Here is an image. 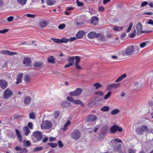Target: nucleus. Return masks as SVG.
<instances>
[{"label":"nucleus","mask_w":153,"mask_h":153,"mask_svg":"<svg viewBox=\"0 0 153 153\" xmlns=\"http://www.w3.org/2000/svg\"><path fill=\"white\" fill-rule=\"evenodd\" d=\"M119 28V27L114 26V27L113 29H114V30L115 31H119V30H120Z\"/></svg>","instance_id":"338daca9"},{"label":"nucleus","mask_w":153,"mask_h":153,"mask_svg":"<svg viewBox=\"0 0 153 153\" xmlns=\"http://www.w3.org/2000/svg\"><path fill=\"white\" fill-rule=\"evenodd\" d=\"M15 131L19 140L20 142L22 141V138L20 131L17 129L15 130Z\"/></svg>","instance_id":"412c9836"},{"label":"nucleus","mask_w":153,"mask_h":153,"mask_svg":"<svg viewBox=\"0 0 153 153\" xmlns=\"http://www.w3.org/2000/svg\"><path fill=\"white\" fill-rule=\"evenodd\" d=\"M23 75L22 74H19L17 77V81L16 83L17 84H19L22 82V77Z\"/></svg>","instance_id":"5701e85b"},{"label":"nucleus","mask_w":153,"mask_h":153,"mask_svg":"<svg viewBox=\"0 0 153 153\" xmlns=\"http://www.w3.org/2000/svg\"><path fill=\"white\" fill-rule=\"evenodd\" d=\"M117 130L121 132L123 131V128L121 127H119L116 125H114L110 128V131L111 133H115Z\"/></svg>","instance_id":"6e6552de"},{"label":"nucleus","mask_w":153,"mask_h":153,"mask_svg":"<svg viewBox=\"0 0 153 153\" xmlns=\"http://www.w3.org/2000/svg\"><path fill=\"white\" fill-rule=\"evenodd\" d=\"M26 16L27 17L30 18H32L33 19L35 18L36 16L35 14H26Z\"/></svg>","instance_id":"49530a36"},{"label":"nucleus","mask_w":153,"mask_h":153,"mask_svg":"<svg viewBox=\"0 0 153 153\" xmlns=\"http://www.w3.org/2000/svg\"><path fill=\"white\" fill-rule=\"evenodd\" d=\"M7 83L5 80L3 79L0 80V86L3 89H5L7 86Z\"/></svg>","instance_id":"4468645a"},{"label":"nucleus","mask_w":153,"mask_h":153,"mask_svg":"<svg viewBox=\"0 0 153 153\" xmlns=\"http://www.w3.org/2000/svg\"><path fill=\"white\" fill-rule=\"evenodd\" d=\"M43 147L42 146L37 147L33 149V151L34 152H37L43 150Z\"/></svg>","instance_id":"c756f323"},{"label":"nucleus","mask_w":153,"mask_h":153,"mask_svg":"<svg viewBox=\"0 0 153 153\" xmlns=\"http://www.w3.org/2000/svg\"><path fill=\"white\" fill-rule=\"evenodd\" d=\"M61 43H66L68 42L69 41V39L68 38H66L65 37L62 38L61 39H60Z\"/></svg>","instance_id":"72a5a7b5"},{"label":"nucleus","mask_w":153,"mask_h":153,"mask_svg":"<svg viewBox=\"0 0 153 153\" xmlns=\"http://www.w3.org/2000/svg\"><path fill=\"white\" fill-rule=\"evenodd\" d=\"M85 33L84 31L80 30L76 34V37L78 39L81 38L84 36Z\"/></svg>","instance_id":"a211bd4d"},{"label":"nucleus","mask_w":153,"mask_h":153,"mask_svg":"<svg viewBox=\"0 0 153 153\" xmlns=\"http://www.w3.org/2000/svg\"><path fill=\"white\" fill-rule=\"evenodd\" d=\"M99 19L96 17H92L91 18V22L94 25H96L99 22Z\"/></svg>","instance_id":"aec40b11"},{"label":"nucleus","mask_w":153,"mask_h":153,"mask_svg":"<svg viewBox=\"0 0 153 153\" xmlns=\"http://www.w3.org/2000/svg\"><path fill=\"white\" fill-rule=\"evenodd\" d=\"M60 114L59 111H56L54 112L53 114V117L55 119H56L57 118L58 116Z\"/></svg>","instance_id":"e433bc0d"},{"label":"nucleus","mask_w":153,"mask_h":153,"mask_svg":"<svg viewBox=\"0 0 153 153\" xmlns=\"http://www.w3.org/2000/svg\"><path fill=\"white\" fill-rule=\"evenodd\" d=\"M74 58L75 59L74 64H79L80 61V57L78 56H76L74 57Z\"/></svg>","instance_id":"7c9ffc66"},{"label":"nucleus","mask_w":153,"mask_h":153,"mask_svg":"<svg viewBox=\"0 0 153 153\" xmlns=\"http://www.w3.org/2000/svg\"><path fill=\"white\" fill-rule=\"evenodd\" d=\"M148 4V3L146 1L143 2L141 5V6L142 7H143Z\"/></svg>","instance_id":"052dcab7"},{"label":"nucleus","mask_w":153,"mask_h":153,"mask_svg":"<svg viewBox=\"0 0 153 153\" xmlns=\"http://www.w3.org/2000/svg\"><path fill=\"white\" fill-rule=\"evenodd\" d=\"M136 31L135 30L132 33H131L129 35V36L131 38H134L136 35Z\"/></svg>","instance_id":"8fccbe9b"},{"label":"nucleus","mask_w":153,"mask_h":153,"mask_svg":"<svg viewBox=\"0 0 153 153\" xmlns=\"http://www.w3.org/2000/svg\"><path fill=\"white\" fill-rule=\"evenodd\" d=\"M56 1L54 0H48L46 1V3L49 6H52L55 4Z\"/></svg>","instance_id":"a878e982"},{"label":"nucleus","mask_w":153,"mask_h":153,"mask_svg":"<svg viewBox=\"0 0 153 153\" xmlns=\"http://www.w3.org/2000/svg\"><path fill=\"white\" fill-rule=\"evenodd\" d=\"M120 112V110L117 109H115L112 111L111 114L112 115H114L117 114Z\"/></svg>","instance_id":"4c0bfd02"},{"label":"nucleus","mask_w":153,"mask_h":153,"mask_svg":"<svg viewBox=\"0 0 153 153\" xmlns=\"http://www.w3.org/2000/svg\"><path fill=\"white\" fill-rule=\"evenodd\" d=\"M99 35V33L96 34L95 32L91 31L88 34V37L90 39H93L94 37L98 38Z\"/></svg>","instance_id":"f8f14e48"},{"label":"nucleus","mask_w":153,"mask_h":153,"mask_svg":"<svg viewBox=\"0 0 153 153\" xmlns=\"http://www.w3.org/2000/svg\"><path fill=\"white\" fill-rule=\"evenodd\" d=\"M111 95V93L110 91L108 92L105 95L104 99L106 100L108 99Z\"/></svg>","instance_id":"37998d69"},{"label":"nucleus","mask_w":153,"mask_h":153,"mask_svg":"<svg viewBox=\"0 0 153 153\" xmlns=\"http://www.w3.org/2000/svg\"><path fill=\"white\" fill-rule=\"evenodd\" d=\"M27 149L25 148H23L22 150L21 151H18L16 153H27Z\"/></svg>","instance_id":"c03bdc74"},{"label":"nucleus","mask_w":153,"mask_h":153,"mask_svg":"<svg viewBox=\"0 0 153 153\" xmlns=\"http://www.w3.org/2000/svg\"><path fill=\"white\" fill-rule=\"evenodd\" d=\"M136 150H134L132 149H128V153H136Z\"/></svg>","instance_id":"864d4df0"},{"label":"nucleus","mask_w":153,"mask_h":153,"mask_svg":"<svg viewBox=\"0 0 153 153\" xmlns=\"http://www.w3.org/2000/svg\"><path fill=\"white\" fill-rule=\"evenodd\" d=\"M47 145H48L50 146L52 148H55L56 147L58 144L56 143H48Z\"/></svg>","instance_id":"a19ab883"},{"label":"nucleus","mask_w":153,"mask_h":153,"mask_svg":"<svg viewBox=\"0 0 153 153\" xmlns=\"http://www.w3.org/2000/svg\"><path fill=\"white\" fill-rule=\"evenodd\" d=\"M126 75L125 74H123L121 75L120 77H119L116 81L117 82L121 81L123 79L126 78Z\"/></svg>","instance_id":"bb28decb"},{"label":"nucleus","mask_w":153,"mask_h":153,"mask_svg":"<svg viewBox=\"0 0 153 153\" xmlns=\"http://www.w3.org/2000/svg\"><path fill=\"white\" fill-rule=\"evenodd\" d=\"M109 107L108 106H104L101 109V111L104 112L108 111L109 110Z\"/></svg>","instance_id":"c9c22d12"},{"label":"nucleus","mask_w":153,"mask_h":153,"mask_svg":"<svg viewBox=\"0 0 153 153\" xmlns=\"http://www.w3.org/2000/svg\"><path fill=\"white\" fill-rule=\"evenodd\" d=\"M149 128L146 125H143L140 127H137L135 130L136 133L138 135H141L143 134V132H148Z\"/></svg>","instance_id":"f03ea898"},{"label":"nucleus","mask_w":153,"mask_h":153,"mask_svg":"<svg viewBox=\"0 0 153 153\" xmlns=\"http://www.w3.org/2000/svg\"><path fill=\"white\" fill-rule=\"evenodd\" d=\"M27 1V0H17V2L22 5H25Z\"/></svg>","instance_id":"2f4dec72"},{"label":"nucleus","mask_w":153,"mask_h":153,"mask_svg":"<svg viewBox=\"0 0 153 153\" xmlns=\"http://www.w3.org/2000/svg\"><path fill=\"white\" fill-rule=\"evenodd\" d=\"M47 60L49 63L52 64H54L55 62V60L54 58L52 56L49 57L48 58Z\"/></svg>","instance_id":"4be33fe9"},{"label":"nucleus","mask_w":153,"mask_h":153,"mask_svg":"<svg viewBox=\"0 0 153 153\" xmlns=\"http://www.w3.org/2000/svg\"><path fill=\"white\" fill-rule=\"evenodd\" d=\"M97 119L96 116L94 115H90L88 116L87 120L88 121L92 122L95 120Z\"/></svg>","instance_id":"6ab92c4d"},{"label":"nucleus","mask_w":153,"mask_h":153,"mask_svg":"<svg viewBox=\"0 0 153 153\" xmlns=\"http://www.w3.org/2000/svg\"><path fill=\"white\" fill-rule=\"evenodd\" d=\"M93 86L95 87L96 89H97L100 88L102 87L101 85L99 82L95 83L93 85Z\"/></svg>","instance_id":"ea45409f"},{"label":"nucleus","mask_w":153,"mask_h":153,"mask_svg":"<svg viewBox=\"0 0 153 153\" xmlns=\"http://www.w3.org/2000/svg\"><path fill=\"white\" fill-rule=\"evenodd\" d=\"M132 25H133V23L131 22L129 26H128V29H127V30H126L127 32L128 33L130 31V30H131V29Z\"/></svg>","instance_id":"3c124183"},{"label":"nucleus","mask_w":153,"mask_h":153,"mask_svg":"<svg viewBox=\"0 0 153 153\" xmlns=\"http://www.w3.org/2000/svg\"><path fill=\"white\" fill-rule=\"evenodd\" d=\"M146 43L145 42L141 43L140 45V47L141 48L144 47L146 45Z\"/></svg>","instance_id":"13d9d810"},{"label":"nucleus","mask_w":153,"mask_h":153,"mask_svg":"<svg viewBox=\"0 0 153 153\" xmlns=\"http://www.w3.org/2000/svg\"><path fill=\"white\" fill-rule=\"evenodd\" d=\"M31 145V143L30 141L27 140L26 141H23V146L26 147L30 146Z\"/></svg>","instance_id":"f704fd0d"},{"label":"nucleus","mask_w":153,"mask_h":153,"mask_svg":"<svg viewBox=\"0 0 153 153\" xmlns=\"http://www.w3.org/2000/svg\"><path fill=\"white\" fill-rule=\"evenodd\" d=\"M15 149L17 151H21L22 150V148L20 146H16L15 147Z\"/></svg>","instance_id":"5fc2aeb1"},{"label":"nucleus","mask_w":153,"mask_h":153,"mask_svg":"<svg viewBox=\"0 0 153 153\" xmlns=\"http://www.w3.org/2000/svg\"><path fill=\"white\" fill-rule=\"evenodd\" d=\"M65 27V25L62 24L59 25L58 26V28L60 29H62L64 28Z\"/></svg>","instance_id":"4d7b16f0"},{"label":"nucleus","mask_w":153,"mask_h":153,"mask_svg":"<svg viewBox=\"0 0 153 153\" xmlns=\"http://www.w3.org/2000/svg\"><path fill=\"white\" fill-rule=\"evenodd\" d=\"M1 53L4 55L12 56L17 55V53L14 52H11L9 51H1Z\"/></svg>","instance_id":"ddd939ff"},{"label":"nucleus","mask_w":153,"mask_h":153,"mask_svg":"<svg viewBox=\"0 0 153 153\" xmlns=\"http://www.w3.org/2000/svg\"><path fill=\"white\" fill-rule=\"evenodd\" d=\"M31 62V60L29 57L24 58L23 61V64L26 66L29 65L30 64Z\"/></svg>","instance_id":"f3484780"},{"label":"nucleus","mask_w":153,"mask_h":153,"mask_svg":"<svg viewBox=\"0 0 153 153\" xmlns=\"http://www.w3.org/2000/svg\"><path fill=\"white\" fill-rule=\"evenodd\" d=\"M58 145L59 147L62 148L63 147V144L61 141H59L58 142Z\"/></svg>","instance_id":"e2e57ef3"},{"label":"nucleus","mask_w":153,"mask_h":153,"mask_svg":"<svg viewBox=\"0 0 153 153\" xmlns=\"http://www.w3.org/2000/svg\"><path fill=\"white\" fill-rule=\"evenodd\" d=\"M9 30L8 29H4L2 30H0V33H5L8 31Z\"/></svg>","instance_id":"6e6d98bb"},{"label":"nucleus","mask_w":153,"mask_h":153,"mask_svg":"<svg viewBox=\"0 0 153 153\" xmlns=\"http://www.w3.org/2000/svg\"><path fill=\"white\" fill-rule=\"evenodd\" d=\"M51 39L54 42L56 43H61L60 39H55L51 38Z\"/></svg>","instance_id":"58836bf2"},{"label":"nucleus","mask_w":153,"mask_h":153,"mask_svg":"<svg viewBox=\"0 0 153 153\" xmlns=\"http://www.w3.org/2000/svg\"><path fill=\"white\" fill-rule=\"evenodd\" d=\"M81 136V134L79 130L75 129L72 133L71 134V137L75 140L79 139Z\"/></svg>","instance_id":"7ed1b4c3"},{"label":"nucleus","mask_w":153,"mask_h":153,"mask_svg":"<svg viewBox=\"0 0 153 153\" xmlns=\"http://www.w3.org/2000/svg\"><path fill=\"white\" fill-rule=\"evenodd\" d=\"M52 124L49 121L46 120L42 122V124L41 125V128L42 129H49L51 127Z\"/></svg>","instance_id":"39448f33"},{"label":"nucleus","mask_w":153,"mask_h":153,"mask_svg":"<svg viewBox=\"0 0 153 153\" xmlns=\"http://www.w3.org/2000/svg\"><path fill=\"white\" fill-rule=\"evenodd\" d=\"M76 68L78 70H80L82 67L79 65V64H74Z\"/></svg>","instance_id":"680f3d73"},{"label":"nucleus","mask_w":153,"mask_h":153,"mask_svg":"<svg viewBox=\"0 0 153 153\" xmlns=\"http://www.w3.org/2000/svg\"><path fill=\"white\" fill-rule=\"evenodd\" d=\"M43 137V134L41 132L37 131L33 133L32 139L34 143L40 141Z\"/></svg>","instance_id":"f257e3e1"},{"label":"nucleus","mask_w":153,"mask_h":153,"mask_svg":"<svg viewBox=\"0 0 153 153\" xmlns=\"http://www.w3.org/2000/svg\"><path fill=\"white\" fill-rule=\"evenodd\" d=\"M148 24L149 25H153V20H152V19H149V21L147 22Z\"/></svg>","instance_id":"0e129e2a"},{"label":"nucleus","mask_w":153,"mask_h":153,"mask_svg":"<svg viewBox=\"0 0 153 153\" xmlns=\"http://www.w3.org/2000/svg\"><path fill=\"white\" fill-rule=\"evenodd\" d=\"M28 126L31 129H32L33 127V125L31 122H29L28 123Z\"/></svg>","instance_id":"bf43d9fd"},{"label":"nucleus","mask_w":153,"mask_h":153,"mask_svg":"<svg viewBox=\"0 0 153 153\" xmlns=\"http://www.w3.org/2000/svg\"><path fill=\"white\" fill-rule=\"evenodd\" d=\"M134 46L130 45L128 46L125 50V53L128 56L132 55L134 54Z\"/></svg>","instance_id":"20e7f679"},{"label":"nucleus","mask_w":153,"mask_h":153,"mask_svg":"<svg viewBox=\"0 0 153 153\" xmlns=\"http://www.w3.org/2000/svg\"><path fill=\"white\" fill-rule=\"evenodd\" d=\"M67 103L66 102H63L61 103V105L62 107H65L67 106Z\"/></svg>","instance_id":"69168bd1"},{"label":"nucleus","mask_w":153,"mask_h":153,"mask_svg":"<svg viewBox=\"0 0 153 153\" xmlns=\"http://www.w3.org/2000/svg\"><path fill=\"white\" fill-rule=\"evenodd\" d=\"M115 141L117 142L118 143H122V141L121 140L119 139L118 138H117L116 139L114 138L113 139L111 140L112 143H114Z\"/></svg>","instance_id":"79ce46f5"},{"label":"nucleus","mask_w":153,"mask_h":153,"mask_svg":"<svg viewBox=\"0 0 153 153\" xmlns=\"http://www.w3.org/2000/svg\"><path fill=\"white\" fill-rule=\"evenodd\" d=\"M31 98L29 96H27L24 99V102L26 105H28L31 102Z\"/></svg>","instance_id":"2eb2a0df"},{"label":"nucleus","mask_w":153,"mask_h":153,"mask_svg":"<svg viewBox=\"0 0 153 153\" xmlns=\"http://www.w3.org/2000/svg\"><path fill=\"white\" fill-rule=\"evenodd\" d=\"M24 80L26 83H28L30 81V77L28 75L26 74L24 76Z\"/></svg>","instance_id":"473e14b6"},{"label":"nucleus","mask_w":153,"mask_h":153,"mask_svg":"<svg viewBox=\"0 0 153 153\" xmlns=\"http://www.w3.org/2000/svg\"><path fill=\"white\" fill-rule=\"evenodd\" d=\"M43 63L40 62H34V67L35 68H39L42 66Z\"/></svg>","instance_id":"b1692460"},{"label":"nucleus","mask_w":153,"mask_h":153,"mask_svg":"<svg viewBox=\"0 0 153 153\" xmlns=\"http://www.w3.org/2000/svg\"><path fill=\"white\" fill-rule=\"evenodd\" d=\"M120 85V84L116 83V84H112L109 85L107 87V89L108 90H110L113 88H117Z\"/></svg>","instance_id":"dca6fc26"},{"label":"nucleus","mask_w":153,"mask_h":153,"mask_svg":"<svg viewBox=\"0 0 153 153\" xmlns=\"http://www.w3.org/2000/svg\"><path fill=\"white\" fill-rule=\"evenodd\" d=\"M23 130L24 134L26 136L28 135L30 131L28 127L27 126H25Z\"/></svg>","instance_id":"393cba45"},{"label":"nucleus","mask_w":153,"mask_h":153,"mask_svg":"<svg viewBox=\"0 0 153 153\" xmlns=\"http://www.w3.org/2000/svg\"><path fill=\"white\" fill-rule=\"evenodd\" d=\"M95 104V103L94 101H92L89 102L88 104V105L89 107H94Z\"/></svg>","instance_id":"a18cd8bd"},{"label":"nucleus","mask_w":153,"mask_h":153,"mask_svg":"<svg viewBox=\"0 0 153 153\" xmlns=\"http://www.w3.org/2000/svg\"><path fill=\"white\" fill-rule=\"evenodd\" d=\"M74 57H72L69 58L68 60V62L69 63H71L73 64L74 62Z\"/></svg>","instance_id":"09e8293b"},{"label":"nucleus","mask_w":153,"mask_h":153,"mask_svg":"<svg viewBox=\"0 0 153 153\" xmlns=\"http://www.w3.org/2000/svg\"><path fill=\"white\" fill-rule=\"evenodd\" d=\"M14 19V17L13 16H10L8 18H7V20L8 22H11L13 21V19Z\"/></svg>","instance_id":"603ef678"},{"label":"nucleus","mask_w":153,"mask_h":153,"mask_svg":"<svg viewBox=\"0 0 153 153\" xmlns=\"http://www.w3.org/2000/svg\"><path fill=\"white\" fill-rule=\"evenodd\" d=\"M98 38H100V40L102 42H105L107 40V39L102 34H99Z\"/></svg>","instance_id":"cd10ccee"},{"label":"nucleus","mask_w":153,"mask_h":153,"mask_svg":"<svg viewBox=\"0 0 153 153\" xmlns=\"http://www.w3.org/2000/svg\"><path fill=\"white\" fill-rule=\"evenodd\" d=\"M142 30V25L140 22H139L137 25V33L138 34H140L141 33H147L148 31H146V32L143 31Z\"/></svg>","instance_id":"9d476101"},{"label":"nucleus","mask_w":153,"mask_h":153,"mask_svg":"<svg viewBox=\"0 0 153 153\" xmlns=\"http://www.w3.org/2000/svg\"><path fill=\"white\" fill-rule=\"evenodd\" d=\"M98 10L102 12L104 10V8L102 6H100L99 7Z\"/></svg>","instance_id":"774afa93"},{"label":"nucleus","mask_w":153,"mask_h":153,"mask_svg":"<svg viewBox=\"0 0 153 153\" xmlns=\"http://www.w3.org/2000/svg\"><path fill=\"white\" fill-rule=\"evenodd\" d=\"M71 122L70 121L68 120L67 122L65 124L64 127L62 128V130L63 131H65L67 129V127L68 126L70 125Z\"/></svg>","instance_id":"c85d7f7f"},{"label":"nucleus","mask_w":153,"mask_h":153,"mask_svg":"<svg viewBox=\"0 0 153 153\" xmlns=\"http://www.w3.org/2000/svg\"><path fill=\"white\" fill-rule=\"evenodd\" d=\"M30 118L32 119H35V115L34 112H32L29 114Z\"/></svg>","instance_id":"de8ad7c7"},{"label":"nucleus","mask_w":153,"mask_h":153,"mask_svg":"<svg viewBox=\"0 0 153 153\" xmlns=\"http://www.w3.org/2000/svg\"><path fill=\"white\" fill-rule=\"evenodd\" d=\"M12 91L9 88L6 89L4 92L3 97L4 99H7L13 94Z\"/></svg>","instance_id":"0eeeda50"},{"label":"nucleus","mask_w":153,"mask_h":153,"mask_svg":"<svg viewBox=\"0 0 153 153\" xmlns=\"http://www.w3.org/2000/svg\"><path fill=\"white\" fill-rule=\"evenodd\" d=\"M82 91V89L79 88H77L75 91L70 92L69 93V94L71 96H78L81 93Z\"/></svg>","instance_id":"1a4fd4ad"},{"label":"nucleus","mask_w":153,"mask_h":153,"mask_svg":"<svg viewBox=\"0 0 153 153\" xmlns=\"http://www.w3.org/2000/svg\"><path fill=\"white\" fill-rule=\"evenodd\" d=\"M67 100L75 104H79L83 107L84 106V104L82 102L79 100H74L72 97H67Z\"/></svg>","instance_id":"423d86ee"},{"label":"nucleus","mask_w":153,"mask_h":153,"mask_svg":"<svg viewBox=\"0 0 153 153\" xmlns=\"http://www.w3.org/2000/svg\"><path fill=\"white\" fill-rule=\"evenodd\" d=\"M49 23V22L48 20H42L39 22V25L42 28H44L48 25Z\"/></svg>","instance_id":"9b49d317"}]
</instances>
